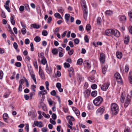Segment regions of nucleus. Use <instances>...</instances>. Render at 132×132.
I'll list each match as a JSON object with an SVG mask.
<instances>
[{"label":"nucleus","mask_w":132,"mask_h":132,"mask_svg":"<svg viewBox=\"0 0 132 132\" xmlns=\"http://www.w3.org/2000/svg\"><path fill=\"white\" fill-rule=\"evenodd\" d=\"M39 53H38V56L39 57H40L42 59L45 58V57L44 56V54L42 53H40V54H39Z\"/></svg>","instance_id":"nucleus-47"},{"label":"nucleus","mask_w":132,"mask_h":132,"mask_svg":"<svg viewBox=\"0 0 132 132\" xmlns=\"http://www.w3.org/2000/svg\"><path fill=\"white\" fill-rule=\"evenodd\" d=\"M129 41V36L127 35V36L125 37L124 39V43L127 44H128Z\"/></svg>","instance_id":"nucleus-18"},{"label":"nucleus","mask_w":132,"mask_h":132,"mask_svg":"<svg viewBox=\"0 0 132 132\" xmlns=\"http://www.w3.org/2000/svg\"><path fill=\"white\" fill-rule=\"evenodd\" d=\"M97 94V92L96 90H94L92 91L91 93V95L93 97H95Z\"/></svg>","instance_id":"nucleus-26"},{"label":"nucleus","mask_w":132,"mask_h":132,"mask_svg":"<svg viewBox=\"0 0 132 132\" xmlns=\"http://www.w3.org/2000/svg\"><path fill=\"white\" fill-rule=\"evenodd\" d=\"M116 55L117 57L119 59H120L122 56V53L119 52H117Z\"/></svg>","instance_id":"nucleus-20"},{"label":"nucleus","mask_w":132,"mask_h":132,"mask_svg":"<svg viewBox=\"0 0 132 132\" xmlns=\"http://www.w3.org/2000/svg\"><path fill=\"white\" fill-rule=\"evenodd\" d=\"M41 62L44 65H45L46 63V64H47V61L45 57L42 59Z\"/></svg>","instance_id":"nucleus-24"},{"label":"nucleus","mask_w":132,"mask_h":132,"mask_svg":"<svg viewBox=\"0 0 132 132\" xmlns=\"http://www.w3.org/2000/svg\"><path fill=\"white\" fill-rule=\"evenodd\" d=\"M131 73V72H130L129 75V78L130 82L131 84H132V76L130 74V73Z\"/></svg>","instance_id":"nucleus-28"},{"label":"nucleus","mask_w":132,"mask_h":132,"mask_svg":"<svg viewBox=\"0 0 132 132\" xmlns=\"http://www.w3.org/2000/svg\"><path fill=\"white\" fill-rule=\"evenodd\" d=\"M81 5L83 11L87 10L85 1L84 0H82L81 2Z\"/></svg>","instance_id":"nucleus-10"},{"label":"nucleus","mask_w":132,"mask_h":132,"mask_svg":"<svg viewBox=\"0 0 132 132\" xmlns=\"http://www.w3.org/2000/svg\"><path fill=\"white\" fill-rule=\"evenodd\" d=\"M83 64L84 65L88 68H90L91 67L90 64L87 61H85L84 62Z\"/></svg>","instance_id":"nucleus-16"},{"label":"nucleus","mask_w":132,"mask_h":132,"mask_svg":"<svg viewBox=\"0 0 132 132\" xmlns=\"http://www.w3.org/2000/svg\"><path fill=\"white\" fill-rule=\"evenodd\" d=\"M119 20L121 22L124 23L125 22L126 20V18L125 15L119 16Z\"/></svg>","instance_id":"nucleus-12"},{"label":"nucleus","mask_w":132,"mask_h":132,"mask_svg":"<svg viewBox=\"0 0 132 132\" xmlns=\"http://www.w3.org/2000/svg\"><path fill=\"white\" fill-rule=\"evenodd\" d=\"M21 31L22 34L24 35L26 33V30L25 28H23L21 29Z\"/></svg>","instance_id":"nucleus-52"},{"label":"nucleus","mask_w":132,"mask_h":132,"mask_svg":"<svg viewBox=\"0 0 132 132\" xmlns=\"http://www.w3.org/2000/svg\"><path fill=\"white\" fill-rule=\"evenodd\" d=\"M8 115L6 113L4 114L3 115V117L4 119L6 120L8 118Z\"/></svg>","instance_id":"nucleus-46"},{"label":"nucleus","mask_w":132,"mask_h":132,"mask_svg":"<svg viewBox=\"0 0 132 132\" xmlns=\"http://www.w3.org/2000/svg\"><path fill=\"white\" fill-rule=\"evenodd\" d=\"M42 34L44 36H46L48 34L47 31L46 30L43 31Z\"/></svg>","instance_id":"nucleus-45"},{"label":"nucleus","mask_w":132,"mask_h":132,"mask_svg":"<svg viewBox=\"0 0 132 132\" xmlns=\"http://www.w3.org/2000/svg\"><path fill=\"white\" fill-rule=\"evenodd\" d=\"M56 87L58 88H60L61 87V84L59 82L57 83L56 85Z\"/></svg>","instance_id":"nucleus-63"},{"label":"nucleus","mask_w":132,"mask_h":132,"mask_svg":"<svg viewBox=\"0 0 132 132\" xmlns=\"http://www.w3.org/2000/svg\"><path fill=\"white\" fill-rule=\"evenodd\" d=\"M11 22L13 25H14L15 24V20L13 17L12 16L11 17Z\"/></svg>","instance_id":"nucleus-34"},{"label":"nucleus","mask_w":132,"mask_h":132,"mask_svg":"<svg viewBox=\"0 0 132 132\" xmlns=\"http://www.w3.org/2000/svg\"><path fill=\"white\" fill-rule=\"evenodd\" d=\"M24 42L26 44H28L29 43L30 41L28 39H26L25 40Z\"/></svg>","instance_id":"nucleus-62"},{"label":"nucleus","mask_w":132,"mask_h":132,"mask_svg":"<svg viewBox=\"0 0 132 132\" xmlns=\"http://www.w3.org/2000/svg\"><path fill=\"white\" fill-rule=\"evenodd\" d=\"M42 114L46 118H49L50 117V116L49 114H46V113L44 112H43Z\"/></svg>","instance_id":"nucleus-43"},{"label":"nucleus","mask_w":132,"mask_h":132,"mask_svg":"<svg viewBox=\"0 0 132 132\" xmlns=\"http://www.w3.org/2000/svg\"><path fill=\"white\" fill-rule=\"evenodd\" d=\"M77 79L79 82H80L84 80V78L79 74H77Z\"/></svg>","instance_id":"nucleus-15"},{"label":"nucleus","mask_w":132,"mask_h":132,"mask_svg":"<svg viewBox=\"0 0 132 132\" xmlns=\"http://www.w3.org/2000/svg\"><path fill=\"white\" fill-rule=\"evenodd\" d=\"M73 52V50L72 49L70 51H69L68 52V54L70 55H72Z\"/></svg>","instance_id":"nucleus-60"},{"label":"nucleus","mask_w":132,"mask_h":132,"mask_svg":"<svg viewBox=\"0 0 132 132\" xmlns=\"http://www.w3.org/2000/svg\"><path fill=\"white\" fill-rule=\"evenodd\" d=\"M72 109L77 116H78L80 115V112L77 108L75 107H72Z\"/></svg>","instance_id":"nucleus-14"},{"label":"nucleus","mask_w":132,"mask_h":132,"mask_svg":"<svg viewBox=\"0 0 132 132\" xmlns=\"http://www.w3.org/2000/svg\"><path fill=\"white\" fill-rule=\"evenodd\" d=\"M129 30L130 33L132 34V27L131 26L129 27Z\"/></svg>","instance_id":"nucleus-64"},{"label":"nucleus","mask_w":132,"mask_h":132,"mask_svg":"<svg viewBox=\"0 0 132 132\" xmlns=\"http://www.w3.org/2000/svg\"><path fill=\"white\" fill-rule=\"evenodd\" d=\"M13 46L15 50H16L17 49L18 45L16 43L14 42V43L13 44Z\"/></svg>","instance_id":"nucleus-55"},{"label":"nucleus","mask_w":132,"mask_h":132,"mask_svg":"<svg viewBox=\"0 0 132 132\" xmlns=\"http://www.w3.org/2000/svg\"><path fill=\"white\" fill-rule=\"evenodd\" d=\"M45 70L49 74L52 71V68L50 67V68H49L47 64L46 65Z\"/></svg>","instance_id":"nucleus-13"},{"label":"nucleus","mask_w":132,"mask_h":132,"mask_svg":"<svg viewBox=\"0 0 132 132\" xmlns=\"http://www.w3.org/2000/svg\"><path fill=\"white\" fill-rule=\"evenodd\" d=\"M108 66L105 65L102 67V71L103 74H105L107 70Z\"/></svg>","instance_id":"nucleus-17"},{"label":"nucleus","mask_w":132,"mask_h":132,"mask_svg":"<svg viewBox=\"0 0 132 132\" xmlns=\"http://www.w3.org/2000/svg\"><path fill=\"white\" fill-rule=\"evenodd\" d=\"M129 67L127 65H126L125 67V70L126 72H127L128 71Z\"/></svg>","instance_id":"nucleus-56"},{"label":"nucleus","mask_w":132,"mask_h":132,"mask_svg":"<svg viewBox=\"0 0 132 132\" xmlns=\"http://www.w3.org/2000/svg\"><path fill=\"white\" fill-rule=\"evenodd\" d=\"M34 125H35V126H38L39 127H43L42 122V121L38 122L36 121H35L34 122Z\"/></svg>","instance_id":"nucleus-11"},{"label":"nucleus","mask_w":132,"mask_h":132,"mask_svg":"<svg viewBox=\"0 0 132 132\" xmlns=\"http://www.w3.org/2000/svg\"><path fill=\"white\" fill-rule=\"evenodd\" d=\"M68 70L69 72V73H74V71L73 69V68L71 67L68 69Z\"/></svg>","instance_id":"nucleus-37"},{"label":"nucleus","mask_w":132,"mask_h":132,"mask_svg":"<svg viewBox=\"0 0 132 132\" xmlns=\"http://www.w3.org/2000/svg\"><path fill=\"white\" fill-rule=\"evenodd\" d=\"M1 11L2 12L1 14L2 17L3 18H5L6 17V15L5 13L4 12L3 10H2Z\"/></svg>","instance_id":"nucleus-59"},{"label":"nucleus","mask_w":132,"mask_h":132,"mask_svg":"<svg viewBox=\"0 0 132 132\" xmlns=\"http://www.w3.org/2000/svg\"><path fill=\"white\" fill-rule=\"evenodd\" d=\"M110 85V84L108 82L105 83L103 84L101 87V89L104 91L106 90Z\"/></svg>","instance_id":"nucleus-6"},{"label":"nucleus","mask_w":132,"mask_h":132,"mask_svg":"<svg viewBox=\"0 0 132 132\" xmlns=\"http://www.w3.org/2000/svg\"><path fill=\"white\" fill-rule=\"evenodd\" d=\"M106 14L108 15H110L112 14V12L110 10H107L105 12Z\"/></svg>","instance_id":"nucleus-31"},{"label":"nucleus","mask_w":132,"mask_h":132,"mask_svg":"<svg viewBox=\"0 0 132 132\" xmlns=\"http://www.w3.org/2000/svg\"><path fill=\"white\" fill-rule=\"evenodd\" d=\"M106 35L110 36L113 35L118 37L120 36L119 32L116 29H109L106 30L105 32Z\"/></svg>","instance_id":"nucleus-2"},{"label":"nucleus","mask_w":132,"mask_h":132,"mask_svg":"<svg viewBox=\"0 0 132 132\" xmlns=\"http://www.w3.org/2000/svg\"><path fill=\"white\" fill-rule=\"evenodd\" d=\"M103 98L101 96H98L93 101L94 104L96 106L99 105L102 102Z\"/></svg>","instance_id":"nucleus-4"},{"label":"nucleus","mask_w":132,"mask_h":132,"mask_svg":"<svg viewBox=\"0 0 132 132\" xmlns=\"http://www.w3.org/2000/svg\"><path fill=\"white\" fill-rule=\"evenodd\" d=\"M39 75L41 78L43 79H44L45 78V76L44 72L43 71H39Z\"/></svg>","instance_id":"nucleus-21"},{"label":"nucleus","mask_w":132,"mask_h":132,"mask_svg":"<svg viewBox=\"0 0 132 132\" xmlns=\"http://www.w3.org/2000/svg\"><path fill=\"white\" fill-rule=\"evenodd\" d=\"M67 119L68 120H71V121H74L75 120L74 118L71 116H68L67 117Z\"/></svg>","instance_id":"nucleus-25"},{"label":"nucleus","mask_w":132,"mask_h":132,"mask_svg":"<svg viewBox=\"0 0 132 132\" xmlns=\"http://www.w3.org/2000/svg\"><path fill=\"white\" fill-rule=\"evenodd\" d=\"M56 94V91L55 90H53V91L51 92V94L52 96L55 95Z\"/></svg>","instance_id":"nucleus-50"},{"label":"nucleus","mask_w":132,"mask_h":132,"mask_svg":"<svg viewBox=\"0 0 132 132\" xmlns=\"http://www.w3.org/2000/svg\"><path fill=\"white\" fill-rule=\"evenodd\" d=\"M89 80L92 82H94L95 81V78L92 76L88 78Z\"/></svg>","instance_id":"nucleus-30"},{"label":"nucleus","mask_w":132,"mask_h":132,"mask_svg":"<svg viewBox=\"0 0 132 132\" xmlns=\"http://www.w3.org/2000/svg\"><path fill=\"white\" fill-rule=\"evenodd\" d=\"M15 65L17 67H20L21 66V64L20 62H16L15 63Z\"/></svg>","instance_id":"nucleus-48"},{"label":"nucleus","mask_w":132,"mask_h":132,"mask_svg":"<svg viewBox=\"0 0 132 132\" xmlns=\"http://www.w3.org/2000/svg\"><path fill=\"white\" fill-rule=\"evenodd\" d=\"M19 85L22 86V85L24 83V81L23 79H21L19 81Z\"/></svg>","instance_id":"nucleus-61"},{"label":"nucleus","mask_w":132,"mask_h":132,"mask_svg":"<svg viewBox=\"0 0 132 132\" xmlns=\"http://www.w3.org/2000/svg\"><path fill=\"white\" fill-rule=\"evenodd\" d=\"M91 28V26L89 24H87L86 27V29L87 31L89 30Z\"/></svg>","instance_id":"nucleus-40"},{"label":"nucleus","mask_w":132,"mask_h":132,"mask_svg":"<svg viewBox=\"0 0 132 132\" xmlns=\"http://www.w3.org/2000/svg\"><path fill=\"white\" fill-rule=\"evenodd\" d=\"M57 10L58 11L61 13H63L64 11L63 9L61 7L58 8Z\"/></svg>","instance_id":"nucleus-36"},{"label":"nucleus","mask_w":132,"mask_h":132,"mask_svg":"<svg viewBox=\"0 0 132 132\" xmlns=\"http://www.w3.org/2000/svg\"><path fill=\"white\" fill-rule=\"evenodd\" d=\"M31 27L35 29H38L40 27V26L39 24H37L36 23H34L31 25Z\"/></svg>","instance_id":"nucleus-19"},{"label":"nucleus","mask_w":132,"mask_h":132,"mask_svg":"<svg viewBox=\"0 0 132 132\" xmlns=\"http://www.w3.org/2000/svg\"><path fill=\"white\" fill-rule=\"evenodd\" d=\"M83 62V60L82 59L80 58L79 59L77 62V63L79 65H81L82 64Z\"/></svg>","instance_id":"nucleus-35"},{"label":"nucleus","mask_w":132,"mask_h":132,"mask_svg":"<svg viewBox=\"0 0 132 132\" xmlns=\"http://www.w3.org/2000/svg\"><path fill=\"white\" fill-rule=\"evenodd\" d=\"M111 108L113 114L116 115L119 111V107L118 105L115 103H112L111 106Z\"/></svg>","instance_id":"nucleus-3"},{"label":"nucleus","mask_w":132,"mask_h":132,"mask_svg":"<svg viewBox=\"0 0 132 132\" xmlns=\"http://www.w3.org/2000/svg\"><path fill=\"white\" fill-rule=\"evenodd\" d=\"M54 16L55 17L58 19H62V17L59 13H55L54 14Z\"/></svg>","instance_id":"nucleus-23"},{"label":"nucleus","mask_w":132,"mask_h":132,"mask_svg":"<svg viewBox=\"0 0 132 132\" xmlns=\"http://www.w3.org/2000/svg\"><path fill=\"white\" fill-rule=\"evenodd\" d=\"M84 14L83 16L85 20H86L87 15V10L85 11H83Z\"/></svg>","instance_id":"nucleus-27"},{"label":"nucleus","mask_w":132,"mask_h":132,"mask_svg":"<svg viewBox=\"0 0 132 132\" xmlns=\"http://www.w3.org/2000/svg\"><path fill=\"white\" fill-rule=\"evenodd\" d=\"M74 41L75 44H78L79 42V40L77 38H76L74 40Z\"/></svg>","instance_id":"nucleus-49"},{"label":"nucleus","mask_w":132,"mask_h":132,"mask_svg":"<svg viewBox=\"0 0 132 132\" xmlns=\"http://www.w3.org/2000/svg\"><path fill=\"white\" fill-rule=\"evenodd\" d=\"M97 85L95 84H94L91 86V88L93 89H95L97 88Z\"/></svg>","instance_id":"nucleus-58"},{"label":"nucleus","mask_w":132,"mask_h":132,"mask_svg":"<svg viewBox=\"0 0 132 132\" xmlns=\"http://www.w3.org/2000/svg\"><path fill=\"white\" fill-rule=\"evenodd\" d=\"M84 40L86 43H88L89 42V39L87 35H86L84 37Z\"/></svg>","instance_id":"nucleus-51"},{"label":"nucleus","mask_w":132,"mask_h":132,"mask_svg":"<svg viewBox=\"0 0 132 132\" xmlns=\"http://www.w3.org/2000/svg\"><path fill=\"white\" fill-rule=\"evenodd\" d=\"M70 17V15L69 14H66L65 15V19L67 21L69 20V18Z\"/></svg>","instance_id":"nucleus-33"},{"label":"nucleus","mask_w":132,"mask_h":132,"mask_svg":"<svg viewBox=\"0 0 132 132\" xmlns=\"http://www.w3.org/2000/svg\"><path fill=\"white\" fill-rule=\"evenodd\" d=\"M64 67L65 68H69L70 67V64L67 63L65 62L64 64Z\"/></svg>","instance_id":"nucleus-42"},{"label":"nucleus","mask_w":132,"mask_h":132,"mask_svg":"<svg viewBox=\"0 0 132 132\" xmlns=\"http://www.w3.org/2000/svg\"><path fill=\"white\" fill-rule=\"evenodd\" d=\"M36 9L38 14H40L41 13V10L40 9V6H39V5H37V6Z\"/></svg>","instance_id":"nucleus-38"},{"label":"nucleus","mask_w":132,"mask_h":132,"mask_svg":"<svg viewBox=\"0 0 132 132\" xmlns=\"http://www.w3.org/2000/svg\"><path fill=\"white\" fill-rule=\"evenodd\" d=\"M34 40L36 42H38L40 41L41 39L39 37L36 36Z\"/></svg>","instance_id":"nucleus-29"},{"label":"nucleus","mask_w":132,"mask_h":132,"mask_svg":"<svg viewBox=\"0 0 132 132\" xmlns=\"http://www.w3.org/2000/svg\"><path fill=\"white\" fill-rule=\"evenodd\" d=\"M100 62L103 64L105 61V55L103 53H101L100 55Z\"/></svg>","instance_id":"nucleus-7"},{"label":"nucleus","mask_w":132,"mask_h":132,"mask_svg":"<svg viewBox=\"0 0 132 132\" xmlns=\"http://www.w3.org/2000/svg\"><path fill=\"white\" fill-rule=\"evenodd\" d=\"M9 95L10 93L9 92H6L4 94V97L5 98H7L9 96Z\"/></svg>","instance_id":"nucleus-53"},{"label":"nucleus","mask_w":132,"mask_h":132,"mask_svg":"<svg viewBox=\"0 0 132 132\" xmlns=\"http://www.w3.org/2000/svg\"><path fill=\"white\" fill-rule=\"evenodd\" d=\"M97 23L98 24L101 25V24L102 20L100 17H98L97 19Z\"/></svg>","instance_id":"nucleus-32"},{"label":"nucleus","mask_w":132,"mask_h":132,"mask_svg":"<svg viewBox=\"0 0 132 132\" xmlns=\"http://www.w3.org/2000/svg\"><path fill=\"white\" fill-rule=\"evenodd\" d=\"M25 7L26 10L28 12L30 11V10L29 7V6L28 5V4H26V5L25 6Z\"/></svg>","instance_id":"nucleus-44"},{"label":"nucleus","mask_w":132,"mask_h":132,"mask_svg":"<svg viewBox=\"0 0 132 132\" xmlns=\"http://www.w3.org/2000/svg\"><path fill=\"white\" fill-rule=\"evenodd\" d=\"M81 5L83 11L87 10L85 1L84 0H82L81 2Z\"/></svg>","instance_id":"nucleus-9"},{"label":"nucleus","mask_w":132,"mask_h":132,"mask_svg":"<svg viewBox=\"0 0 132 132\" xmlns=\"http://www.w3.org/2000/svg\"><path fill=\"white\" fill-rule=\"evenodd\" d=\"M4 7L5 8L7 11L9 12H11V10L9 7V6L6 5H4Z\"/></svg>","instance_id":"nucleus-41"},{"label":"nucleus","mask_w":132,"mask_h":132,"mask_svg":"<svg viewBox=\"0 0 132 132\" xmlns=\"http://www.w3.org/2000/svg\"><path fill=\"white\" fill-rule=\"evenodd\" d=\"M114 76L117 82H122L121 77L119 73H116L114 75Z\"/></svg>","instance_id":"nucleus-5"},{"label":"nucleus","mask_w":132,"mask_h":132,"mask_svg":"<svg viewBox=\"0 0 132 132\" xmlns=\"http://www.w3.org/2000/svg\"><path fill=\"white\" fill-rule=\"evenodd\" d=\"M50 122L53 125H55L56 123V122L55 121L53 120L51 118L50 119Z\"/></svg>","instance_id":"nucleus-57"},{"label":"nucleus","mask_w":132,"mask_h":132,"mask_svg":"<svg viewBox=\"0 0 132 132\" xmlns=\"http://www.w3.org/2000/svg\"><path fill=\"white\" fill-rule=\"evenodd\" d=\"M58 52V50L56 48H54L52 50V53L53 54L55 55Z\"/></svg>","instance_id":"nucleus-22"},{"label":"nucleus","mask_w":132,"mask_h":132,"mask_svg":"<svg viewBox=\"0 0 132 132\" xmlns=\"http://www.w3.org/2000/svg\"><path fill=\"white\" fill-rule=\"evenodd\" d=\"M128 14L130 20H132V11L129 12Z\"/></svg>","instance_id":"nucleus-39"},{"label":"nucleus","mask_w":132,"mask_h":132,"mask_svg":"<svg viewBox=\"0 0 132 132\" xmlns=\"http://www.w3.org/2000/svg\"><path fill=\"white\" fill-rule=\"evenodd\" d=\"M124 92H123L121 96L120 99V101L122 103H123L125 100L124 106L125 108H127L131 102V97L129 95H127L125 98L124 96L123 95Z\"/></svg>","instance_id":"nucleus-1"},{"label":"nucleus","mask_w":132,"mask_h":132,"mask_svg":"<svg viewBox=\"0 0 132 132\" xmlns=\"http://www.w3.org/2000/svg\"><path fill=\"white\" fill-rule=\"evenodd\" d=\"M24 9V7L23 6H21L19 7V10L20 11H23Z\"/></svg>","instance_id":"nucleus-54"},{"label":"nucleus","mask_w":132,"mask_h":132,"mask_svg":"<svg viewBox=\"0 0 132 132\" xmlns=\"http://www.w3.org/2000/svg\"><path fill=\"white\" fill-rule=\"evenodd\" d=\"M105 109L103 106L100 107L97 110L96 113L98 115H101Z\"/></svg>","instance_id":"nucleus-8"}]
</instances>
